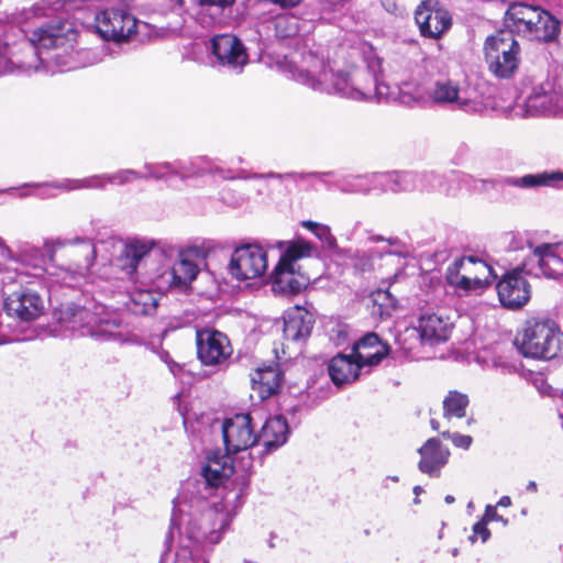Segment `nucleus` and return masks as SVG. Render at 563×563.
Segmentation results:
<instances>
[{
	"label": "nucleus",
	"mask_w": 563,
	"mask_h": 563,
	"mask_svg": "<svg viewBox=\"0 0 563 563\" xmlns=\"http://www.w3.org/2000/svg\"><path fill=\"white\" fill-rule=\"evenodd\" d=\"M7 342H8V340L4 338L3 334L0 333V344H4Z\"/></svg>",
	"instance_id": "62"
},
{
	"label": "nucleus",
	"mask_w": 563,
	"mask_h": 563,
	"mask_svg": "<svg viewBox=\"0 0 563 563\" xmlns=\"http://www.w3.org/2000/svg\"><path fill=\"white\" fill-rule=\"evenodd\" d=\"M420 461L418 468L430 477H439L441 470L448 464L450 450L438 438L428 439L418 450Z\"/></svg>",
	"instance_id": "23"
},
{
	"label": "nucleus",
	"mask_w": 563,
	"mask_h": 563,
	"mask_svg": "<svg viewBox=\"0 0 563 563\" xmlns=\"http://www.w3.org/2000/svg\"><path fill=\"white\" fill-rule=\"evenodd\" d=\"M527 489L534 492L537 489V484L534 482H529Z\"/></svg>",
	"instance_id": "58"
},
{
	"label": "nucleus",
	"mask_w": 563,
	"mask_h": 563,
	"mask_svg": "<svg viewBox=\"0 0 563 563\" xmlns=\"http://www.w3.org/2000/svg\"><path fill=\"white\" fill-rule=\"evenodd\" d=\"M183 179L194 176H202L207 173L217 174L223 179L239 178L232 170H224L219 167L212 159L206 156H199L189 163L181 162Z\"/></svg>",
	"instance_id": "35"
},
{
	"label": "nucleus",
	"mask_w": 563,
	"mask_h": 563,
	"mask_svg": "<svg viewBox=\"0 0 563 563\" xmlns=\"http://www.w3.org/2000/svg\"><path fill=\"white\" fill-rule=\"evenodd\" d=\"M457 554H459V550H457V549H453V550H452V555H453V556H456Z\"/></svg>",
	"instance_id": "64"
},
{
	"label": "nucleus",
	"mask_w": 563,
	"mask_h": 563,
	"mask_svg": "<svg viewBox=\"0 0 563 563\" xmlns=\"http://www.w3.org/2000/svg\"><path fill=\"white\" fill-rule=\"evenodd\" d=\"M223 441L229 454L252 448L258 442L257 433L249 413H239L224 420L222 424Z\"/></svg>",
	"instance_id": "16"
},
{
	"label": "nucleus",
	"mask_w": 563,
	"mask_h": 563,
	"mask_svg": "<svg viewBox=\"0 0 563 563\" xmlns=\"http://www.w3.org/2000/svg\"><path fill=\"white\" fill-rule=\"evenodd\" d=\"M312 327V316L307 310L296 307L284 317V339L291 342L306 340L310 336Z\"/></svg>",
	"instance_id": "30"
},
{
	"label": "nucleus",
	"mask_w": 563,
	"mask_h": 563,
	"mask_svg": "<svg viewBox=\"0 0 563 563\" xmlns=\"http://www.w3.org/2000/svg\"><path fill=\"white\" fill-rule=\"evenodd\" d=\"M444 500L446 504H452L454 501V497L452 495H446Z\"/></svg>",
	"instance_id": "60"
},
{
	"label": "nucleus",
	"mask_w": 563,
	"mask_h": 563,
	"mask_svg": "<svg viewBox=\"0 0 563 563\" xmlns=\"http://www.w3.org/2000/svg\"><path fill=\"white\" fill-rule=\"evenodd\" d=\"M234 0H176L173 8H179V10H189L191 7H197L198 11L196 14L200 23L205 26H209L220 21L223 9L231 5Z\"/></svg>",
	"instance_id": "28"
},
{
	"label": "nucleus",
	"mask_w": 563,
	"mask_h": 563,
	"mask_svg": "<svg viewBox=\"0 0 563 563\" xmlns=\"http://www.w3.org/2000/svg\"><path fill=\"white\" fill-rule=\"evenodd\" d=\"M250 177L255 178V179L275 178V179L283 180L285 178L296 177V175L295 174L283 175V174H276V173H267V174H254Z\"/></svg>",
	"instance_id": "51"
},
{
	"label": "nucleus",
	"mask_w": 563,
	"mask_h": 563,
	"mask_svg": "<svg viewBox=\"0 0 563 563\" xmlns=\"http://www.w3.org/2000/svg\"><path fill=\"white\" fill-rule=\"evenodd\" d=\"M161 242L148 239L129 240L117 258V265L128 276L133 277L140 262Z\"/></svg>",
	"instance_id": "24"
},
{
	"label": "nucleus",
	"mask_w": 563,
	"mask_h": 563,
	"mask_svg": "<svg viewBox=\"0 0 563 563\" xmlns=\"http://www.w3.org/2000/svg\"><path fill=\"white\" fill-rule=\"evenodd\" d=\"M453 323L449 317L439 313H423L417 325L406 328L396 341L406 353L412 352L417 344L434 345L449 340Z\"/></svg>",
	"instance_id": "10"
},
{
	"label": "nucleus",
	"mask_w": 563,
	"mask_h": 563,
	"mask_svg": "<svg viewBox=\"0 0 563 563\" xmlns=\"http://www.w3.org/2000/svg\"><path fill=\"white\" fill-rule=\"evenodd\" d=\"M233 474L229 456L208 457L198 478L187 479L174 499L170 528L165 539L169 549L175 533L179 545L190 552L203 543L218 544L241 506L242 490L220 488Z\"/></svg>",
	"instance_id": "1"
},
{
	"label": "nucleus",
	"mask_w": 563,
	"mask_h": 563,
	"mask_svg": "<svg viewBox=\"0 0 563 563\" xmlns=\"http://www.w3.org/2000/svg\"><path fill=\"white\" fill-rule=\"evenodd\" d=\"M441 435L444 439H449L452 443L460 449L468 450L473 443V438L467 434H461L459 432L443 431Z\"/></svg>",
	"instance_id": "45"
},
{
	"label": "nucleus",
	"mask_w": 563,
	"mask_h": 563,
	"mask_svg": "<svg viewBox=\"0 0 563 563\" xmlns=\"http://www.w3.org/2000/svg\"><path fill=\"white\" fill-rule=\"evenodd\" d=\"M563 333L555 322L545 319L527 320L515 343L522 355L551 360L561 350Z\"/></svg>",
	"instance_id": "8"
},
{
	"label": "nucleus",
	"mask_w": 563,
	"mask_h": 563,
	"mask_svg": "<svg viewBox=\"0 0 563 563\" xmlns=\"http://www.w3.org/2000/svg\"><path fill=\"white\" fill-rule=\"evenodd\" d=\"M430 426H431L432 430H434V431H439V429H440V423L435 419H431Z\"/></svg>",
	"instance_id": "57"
},
{
	"label": "nucleus",
	"mask_w": 563,
	"mask_h": 563,
	"mask_svg": "<svg viewBox=\"0 0 563 563\" xmlns=\"http://www.w3.org/2000/svg\"><path fill=\"white\" fill-rule=\"evenodd\" d=\"M197 354L202 364L207 366L219 365L232 354L228 336L213 329L197 331Z\"/></svg>",
	"instance_id": "19"
},
{
	"label": "nucleus",
	"mask_w": 563,
	"mask_h": 563,
	"mask_svg": "<svg viewBox=\"0 0 563 563\" xmlns=\"http://www.w3.org/2000/svg\"><path fill=\"white\" fill-rule=\"evenodd\" d=\"M162 360L167 364L170 373L175 377H179L180 376V374L184 371V368H183V366L180 364H178L175 361H173L167 353L162 355Z\"/></svg>",
	"instance_id": "49"
},
{
	"label": "nucleus",
	"mask_w": 563,
	"mask_h": 563,
	"mask_svg": "<svg viewBox=\"0 0 563 563\" xmlns=\"http://www.w3.org/2000/svg\"><path fill=\"white\" fill-rule=\"evenodd\" d=\"M276 246L282 250V254L271 276L273 290L283 295H297L310 283V277L299 271L297 262L311 257L316 247L302 238L278 241Z\"/></svg>",
	"instance_id": "4"
},
{
	"label": "nucleus",
	"mask_w": 563,
	"mask_h": 563,
	"mask_svg": "<svg viewBox=\"0 0 563 563\" xmlns=\"http://www.w3.org/2000/svg\"><path fill=\"white\" fill-rule=\"evenodd\" d=\"M322 223H319V222H314V221H311V220H305V221H301L300 225L307 230H309L311 233H316V231L320 228Z\"/></svg>",
	"instance_id": "53"
},
{
	"label": "nucleus",
	"mask_w": 563,
	"mask_h": 563,
	"mask_svg": "<svg viewBox=\"0 0 563 563\" xmlns=\"http://www.w3.org/2000/svg\"><path fill=\"white\" fill-rule=\"evenodd\" d=\"M426 91V88L412 77L399 79L395 81L393 87L389 85L388 92L390 96L386 97L385 102L398 101L410 106L422 100Z\"/></svg>",
	"instance_id": "33"
},
{
	"label": "nucleus",
	"mask_w": 563,
	"mask_h": 563,
	"mask_svg": "<svg viewBox=\"0 0 563 563\" xmlns=\"http://www.w3.org/2000/svg\"><path fill=\"white\" fill-rule=\"evenodd\" d=\"M510 505H511V499L508 496H503L498 501V506H501V507H508Z\"/></svg>",
	"instance_id": "56"
},
{
	"label": "nucleus",
	"mask_w": 563,
	"mask_h": 563,
	"mask_svg": "<svg viewBox=\"0 0 563 563\" xmlns=\"http://www.w3.org/2000/svg\"><path fill=\"white\" fill-rule=\"evenodd\" d=\"M415 21L422 36L440 38L452 25L450 12L437 0H423L416 8Z\"/></svg>",
	"instance_id": "15"
},
{
	"label": "nucleus",
	"mask_w": 563,
	"mask_h": 563,
	"mask_svg": "<svg viewBox=\"0 0 563 563\" xmlns=\"http://www.w3.org/2000/svg\"><path fill=\"white\" fill-rule=\"evenodd\" d=\"M373 241L377 242V241H383L384 239L382 236H373L372 238Z\"/></svg>",
	"instance_id": "63"
},
{
	"label": "nucleus",
	"mask_w": 563,
	"mask_h": 563,
	"mask_svg": "<svg viewBox=\"0 0 563 563\" xmlns=\"http://www.w3.org/2000/svg\"><path fill=\"white\" fill-rule=\"evenodd\" d=\"M526 111L530 115L548 114L554 111V95L542 86L534 87L525 101Z\"/></svg>",
	"instance_id": "36"
},
{
	"label": "nucleus",
	"mask_w": 563,
	"mask_h": 563,
	"mask_svg": "<svg viewBox=\"0 0 563 563\" xmlns=\"http://www.w3.org/2000/svg\"><path fill=\"white\" fill-rule=\"evenodd\" d=\"M528 263L521 267L507 272L498 282L496 288L500 303L509 309H517L525 306L530 299V285L523 278L522 273H527Z\"/></svg>",
	"instance_id": "17"
},
{
	"label": "nucleus",
	"mask_w": 563,
	"mask_h": 563,
	"mask_svg": "<svg viewBox=\"0 0 563 563\" xmlns=\"http://www.w3.org/2000/svg\"><path fill=\"white\" fill-rule=\"evenodd\" d=\"M283 374L277 365L257 367L251 373L252 389L261 399H267L280 387Z\"/></svg>",
	"instance_id": "29"
},
{
	"label": "nucleus",
	"mask_w": 563,
	"mask_h": 563,
	"mask_svg": "<svg viewBox=\"0 0 563 563\" xmlns=\"http://www.w3.org/2000/svg\"><path fill=\"white\" fill-rule=\"evenodd\" d=\"M275 27L279 36H290L297 32V21L294 18L279 16L276 19Z\"/></svg>",
	"instance_id": "44"
},
{
	"label": "nucleus",
	"mask_w": 563,
	"mask_h": 563,
	"mask_svg": "<svg viewBox=\"0 0 563 563\" xmlns=\"http://www.w3.org/2000/svg\"><path fill=\"white\" fill-rule=\"evenodd\" d=\"M509 32H516L531 41L550 42L559 33V22L540 7L516 2L506 11Z\"/></svg>",
	"instance_id": "6"
},
{
	"label": "nucleus",
	"mask_w": 563,
	"mask_h": 563,
	"mask_svg": "<svg viewBox=\"0 0 563 563\" xmlns=\"http://www.w3.org/2000/svg\"><path fill=\"white\" fill-rule=\"evenodd\" d=\"M84 261L74 263V267L52 266L48 274L54 277V283L75 287L86 277L89 268L93 264L95 247L90 241H82Z\"/></svg>",
	"instance_id": "22"
},
{
	"label": "nucleus",
	"mask_w": 563,
	"mask_h": 563,
	"mask_svg": "<svg viewBox=\"0 0 563 563\" xmlns=\"http://www.w3.org/2000/svg\"><path fill=\"white\" fill-rule=\"evenodd\" d=\"M70 323V329L81 336L88 335L101 341H131L121 316L117 311L104 307H96V311L78 308L73 313Z\"/></svg>",
	"instance_id": "7"
},
{
	"label": "nucleus",
	"mask_w": 563,
	"mask_h": 563,
	"mask_svg": "<svg viewBox=\"0 0 563 563\" xmlns=\"http://www.w3.org/2000/svg\"><path fill=\"white\" fill-rule=\"evenodd\" d=\"M350 187H342L343 191L366 192L369 184L382 190L393 192L401 191H434L442 184V178L434 173L393 172L374 174L371 177L356 176L352 178Z\"/></svg>",
	"instance_id": "5"
},
{
	"label": "nucleus",
	"mask_w": 563,
	"mask_h": 563,
	"mask_svg": "<svg viewBox=\"0 0 563 563\" xmlns=\"http://www.w3.org/2000/svg\"><path fill=\"white\" fill-rule=\"evenodd\" d=\"M271 2L280 5L282 8H292L299 4L302 0H269Z\"/></svg>",
	"instance_id": "54"
},
{
	"label": "nucleus",
	"mask_w": 563,
	"mask_h": 563,
	"mask_svg": "<svg viewBox=\"0 0 563 563\" xmlns=\"http://www.w3.org/2000/svg\"><path fill=\"white\" fill-rule=\"evenodd\" d=\"M352 352L365 367H372L387 356L389 347L376 333L369 332L354 343Z\"/></svg>",
	"instance_id": "26"
},
{
	"label": "nucleus",
	"mask_w": 563,
	"mask_h": 563,
	"mask_svg": "<svg viewBox=\"0 0 563 563\" xmlns=\"http://www.w3.org/2000/svg\"><path fill=\"white\" fill-rule=\"evenodd\" d=\"M527 274L559 278L563 276V243L541 244L533 249L527 260Z\"/></svg>",
	"instance_id": "18"
},
{
	"label": "nucleus",
	"mask_w": 563,
	"mask_h": 563,
	"mask_svg": "<svg viewBox=\"0 0 563 563\" xmlns=\"http://www.w3.org/2000/svg\"><path fill=\"white\" fill-rule=\"evenodd\" d=\"M77 30L69 21L56 20L34 30L30 35L27 51L30 60L20 64L25 71L55 73L81 67L79 52L75 49Z\"/></svg>",
	"instance_id": "3"
},
{
	"label": "nucleus",
	"mask_w": 563,
	"mask_h": 563,
	"mask_svg": "<svg viewBox=\"0 0 563 563\" xmlns=\"http://www.w3.org/2000/svg\"><path fill=\"white\" fill-rule=\"evenodd\" d=\"M563 181V172L545 170L537 174H528L521 177L508 176L501 180V185L518 188L555 187Z\"/></svg>",
	"instance_id": "34"
},
{
	"label": "nucleus",
	"mask_w": 563,
	"mask_h": 563,
	"mask_svg": "<svg viewBox=\"0 0 563 563\" xmlns=\"http://www.w3.org/2000/svg\"><path fill=\"white\" fill-rule=\"evenodd\" d=\"M197 253V249H189L186 253L179 254L178 261L163 274V278L169 286L186 288L196 279L199 268L196 263L189 260V253Z\"/></svg>",
	"instance_id": "27"
},
{
	"label": "nucleus",
	"mask_w": 563,
	"mask_h": 563,
	"mask_svg": "<svg viewBox=\"0 0 563 563\" xmlns=\"http://www.w3.org/2000/svg\"><path fill=\"white\" fill-rule=\"evenodd\" d=\"M492 367L498 369L503 374H514L520 368V364L515 361L510 354L500 353L492 357Z\"/></svg>",
	"instance_id": "41"
},
{
	"label": "nucleus",
	"mask_w": 563,
	"mask_h": 563,
	"mask_svg": "<svg viewBox=\"0 0 563 563\" xmlns=\"http://www.w3.org/2000/svg\"><path fill=\"white\" fill-rule=\"evenodd\" d=\"M305 66L291 69L292 78L310 89L352 100L385 102L389 84L380 76V63L374 60L366 67H353L347 71L334 70L330 63L309 53Z\"/></svg>",
	"instance_id": "2"
},
{
	"label": "nucleus",
	"mask_w": 563,
	"mask_h": 563,
	"mask_svg": "<svg viewBox=\"0 0 563 563\" xmlns=\"http://www.w3.org/2000/svg\"><path fill=\"white\" fill-rule=\"evenodd\" d=\"M157 1V4H159L161 7H166L167 9H170V10H179V8H173L172 5L176 3V0H156Z\"/></svg>",
	"instance_id": "55"
},
{
	"label": "nucleus",
	"mask_w": 563,
	"mask_h": 563,
	"mask_svg": "<svg viewBox=\"0 0 563 563\" xmlns=\"http://www.w3.org/2000/svg\"><path fill=\"white\" fill-rule=\"evenodd\" d=\"M422 492H423V489H422L421 486H415L413 487V493H415L416 496H419Z\"/></svg>",
	"instance_id": "59"
},
{
	"label": "nucleus",
	"mask_w": 563,
	"mask_h": 563,
	"mask_svg": "<svg viewBox=\"0 0 563 563\" xmlns=\"http://www.w3.org/2000/svg\"><path fill=\"white\" fill-rule=\"evenodd\" d=\"M289 428L283 416H275L266 420L257 434L258 441L265 448V452H272L287 442Z\"/></svg>",
	"instance_id": "31"
},
{
	"label": "nucleus",
	"mask_w": 563,
	"mask_h": 563,
	"mask_svg": "<svg viewBox=\"0 0 563 563\" xmlns=\"http://www.w3.org/2000/svg\"><path fill=\"white\" fill-rule=\"evenodd\" d=\"M143 174L134 169H121L112 174H107V181L111 185L123 186L137 179H143Z\"/></svg>",
	"instance_id": "42"
},
{
	"label": "nucleus",
	"mask_w": 563,
	"mask_h": 563,
	"mask_svg": "<svg viewBox=\"0 0 563 563\" xmlns=\"http://www.w3.org/2000/svg\"><path fill=\"white\" fill-rule=\"evenodd\" d=\"M484 521H486L487 523L489 521H499V520H503L501 516H499L497 514V510H496V507L495 506H492V505H487L486 506V509H485V514L482 518Z\"/></svg>",
	"instance_id": "50"
},
{
	"label": "nucleus",
	"mask_w": 563,
	"mask_h": 563,
	"mask_svg": "<svg viewBox=\"0 0 563 563\" xmlns=\"http://www.w3.org/2000/svg\"><path fill=\"white\" fill-rule=\"evenodd\" d=\"M365 366L356 355L338 354L331 358L328 371L332 382L336 385H344L354 382Z\"/></svg>",
	"instance_id": "25"
},
{
	"label": "nucleus",
	"mask_w": 563,
	"mask_h": 563,
	"mask_svg": "<svg viewBox=\"0 0 563 563\" xmlns=\"http://www.w3.org/2000/svg\"><path fill=\"white\" fill-rule=\"evenodd\" d=\"M314 236L330 250L336 246V239L331 233L330 228L325 224L320 225V228L316 231Z\"/></svg>",
	"instance_id": "47"
},
{
	"label": "nucleus",
	"mask_w": 563,
	"mask_h": 563,
	"mask_svg": "<svg viewBox=\"0 0 563 563\" xmlns=\"http://www.w3.org/2000/svg\"><path fill=\"white\" fill-rule=\"evenodd\" d=\"M107 181V174L95 175L82 179H67L62 183L55 184L54 187L65 190H76L82 188L89 189H103Z\"/></svg>",
	"instance_id": "40"
},
{
	"label": "nucleus",
	"mask_w": 563,
	"mask_h": 563,
	"mask_svg": "<svg viewBox=\"0 0 563 563\" xmlns=\"http://www.w3.org/2000/svg\"><path fill=\"white\" fill-rule=\"evenodd\" d=\"M47 3L45 1L43 2H40V3H36L35 5H33V8L30 10V12L34 15V16H42V15H47Z\"/></svg>",
	"instance_id": "52"
},
{
	"label": "nucleus",
	"mask_w": 563,
	"mask_h": 563,
	"mask_svg": "<svg viewBox=\"0 0 563 563\" xmlns=\"http://www.w3.org/2000/svg\"><path fill=\"white\" fill-rule=\"evenodd\" d=\"M268 268L267 252L256 243L236 246L228 264L229 274L236 280L261 277Z\"/></svg>",
	"instance_id": "13"
},
{
	"label": "nucleus",
	"mask_w": 563,
	"mask_h": 563,
	"mask_svg": "<svg viewBox=\"0 0 563 563\" xmlns=\"http://www.w3.org/2000/svg\"><path fill=\"white\" fill-rule=\"evenodd\" d=\"M15 64L10 57L9 47L0 40V74L10 69V65Z\"/></svg>",
	"instance_id": "48"
},
{
	"label": "nucleus",
	"mask_w": 563,
	"mask_h": 563,
	"mask_svg": "<svg viewBox=\"0 0 563 563\" xmlns=\"http://www.w3.org/2000/svg\"><path fill=\"white\" fill-rule=\"evenodd\" d=\"M473 533L468 537L472 543H475L477 539H481L485 543L490 538V531L487 529V522L481 519L473 526Z\"/></svg>",
	"instance_id": "46"
},
{
	"label": "nucleus",
	"mask_w": 563,
	"mask_h": 563,
	"mask_svg": "<svg viewBox=\"0 0 563 563\" xmlns=\"http://www.w3.org/2000/svg\"><path fill=\"white\" fill-rule=\"evenodd\" d=\"M387 242L390 244V245H395L398 243V240L397 239H388Z\"/></svg>",
	"instance_id": "61"
},
{
	"label": "nucleus",
	"mask_w": 563,
	"mask_h": 563,
	"mask_svg": "<svg viewBox=\"0 0 563 563\" xmlns=\"http://www.w3.org/2000/svg\"><path fill=\"white\" fill-rule=\"evenodd\" d=\"M484 58L489 73L498 79H511L521 64V47L514 34L499 31L484 43Z\"/></svg>",
	"instance_id": "9"
},
{
	"label": "nucleus",
	"mask_w": 563,
	"mask_h": 563,
	"mask_svg": "<svg viewBox=\"0 0 563 563\" xmlns=\"http://www.w3.org/2000/svg\"><path fill=\"white\" fill-rule=\"evenodd\" d=\"M428 90L430 97L437 103L451 104L464 111L474 108L467 98L460 95L457 85L451 80H437Z\"/></svg>",
	"instance_id": "32"
},
{
	"label": "nucleus",
	"mask_w": 563,
	"mask_h": 563,
	"mask_svg": "<svg viewBox=\"0 0 563 563\" xmlns=\"http://www.w3.org/2000/svg\"><path fill=\"white\" fill-rule=\"evenodd\" d=\"M3 308L9 317L23 322H31L43 313L44 301L36 291L21 288L7 295Z\"/></svg>",
	"instance_id": "20"
},
{
	"label": "nucleus",
	"mask_w": 563,
	"mask_h": 563,
	"mask_svg": "<svg viewBox=\"0 0 563 563\" xmlns=\"http://www.w3.org/2000/svg\"><path fill=\"white\" fill-rule=\"evenodd\" d=\"M495 277L493 267L474 256L455 260L445 273L446 282L464 291H482Z\"/></svg>",
	"instance_id": "11"
},
{
	"label": "nucleus",
	"mask_w": 563,
	"mask_h": 563,
	"mask_svg": "<svg viewBox=\"0 0 563 563\" xmlns=\"http://www.w3.org/2000/svg\"><path fill=\"white\" fill-rule=\"evenodd\" d=\"M158 295L152 290L137 289L131 292L129 309L135 314H152L156 311Z\"/></svg>",
	"instance_id": "37"
},
{
	"label": "nucleus",
	"mask_w": 563,
	"mask_h": 563,
	"mask_svg": "<svg viewBox=\"0 0 563 563\" xmlns=\"http://www.w3.org/2000/svg\"><path fill=\"white\" fill-rule=\"evenodd\" d=\"M95 21L98 33L108 41H125L136 33V19L123 8L106 9Z\"/></svg>",
	"instance_id": "14"
},
{
	"label": "nucleus",
	"mask_w": 563,
	"mask_h": 563,
	"mask_svg": "<svg viewBox=\"0 0 563 563\" xmlns=\"http://www.w3.org/2000/svg\"><path fill=\"white\" fill-rule=\"evenodd\" d=\"M2 253L9 256L8 264L0 269L3 284L22 283L26 275L37 277L47 271L45 255L38 247L24 244L16 254H12L9 247L3 246Z\"/></svg>",
	"instance_id": "12"
},
{
	"label": "nucleus",
	"mask_w": 563,
	"mask_h": 563,
	"mask_svg": "<svg viewBox=\"0 0 563 563\" xmlns=\"http://www.w3.org/2000/svg\"><path fill=\"white\" fill-rule=\"evenodd\" d=\"M213 55L219 63L232 69H241L247 63V54L242 42L234 35L220 34L211 40Z\"/></svg>",
	"instance_id": "21"
},
{
	"label": "nucleus",
	"mask_w": 563,
	"mask_h": 563,
	"mask_svg": "<svg viewBox=\"0 0 563 563\" xmlns=\"http://www.w3.org/2000/svg\"><path fill=\"white\" fill-rule=\"evenodd\" d=\"M146 173L143 174V178L165 179L168 180L172 177H180L183 179L181 162L175 163H157V164H145Z\"/></svg>",
	"instance_id": "39"
},
{
	"label": "nucleus",
	"mask_w": 563,
	"mask_h": 563,
	"mask_svg": "<svg viewBox=\"0 0 563 563\" xmlns=\"http://www.w3.org/2000/svg\"><path fill=\"white\" fill-rule=\"evenodd\" d=\"M470 405V399L466 394L457 390H450L443 399V416L446 419L464 418L466 409Z\"/></svg>",
	"instance_id": "38"
},
{
	"label": "nucleus",
	"mask_w": 563,
	"mask_h": 563,
	"mask_svg": "<svg viewBox=\"0 0 563 563\" xmlns=\"http://www.w3.org/2000/svg\"><path fill=\"white\" fill-rule=\"evenodd\" d=\"M374 302L378 306L380 316H389L396 308V300L388 291H377L374 297Z\"/></svg>",
	"instance_id": "43"
}]
</instances>
